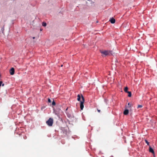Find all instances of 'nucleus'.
Segmentation results:
<instances>
[{
  "instance_id": "obj_2",
  "label": "nucleus",
  "mask_w": 157,
  "mask_h": 157,
  "mask_svg": "<svg viewBox=\"0 0 157 157\" xmlns=\"http://www.w3.org/2000/svg\"><path fill=\"white\" fill-rule=\"evenodd\" d=\"M53 123V119L51 118H50L49 119L46 121L47 124L50 126H52Z\"/></svg>"
},
{
  "instance_id": "obj_13",
  "label": "nucleus",
  "mask_w": 157,
  "mask_h": 157,
  "mask_svg": "<svg viewBox=\"0 0 157 157\" xmlns=\"http://www.w3.org/2000/svg\"><path fill=\"white\" fill-rule=\"evenodd\" d=\"M145 142L148 145H149V143L147 140H145Z\"/></svg>"
},
{
  "instance_id": "obj_3",
  "label": "nucleus",
  "mask_w": 157,
  "mask_h": 157,
  "mask_svg": "<svg viewBox=\"0 0 157 157\" xmlns=\"http://www.w3.org/2000/svg\"><path fill=\"white\" fill-rule=\"evenodd\" d=\"M82 101H80V107L81 110H82L84 108L83 103L84 102V99L82 95Z\"/></svg>"
},
{
  "instance_id": "obj_4",
  "label": "nucleus",
  "mask_w": 157,
  "mask_h": 157,
  "mask_svg": "<svg viewBox=\"0 0 157 157\" xmlns=\"http://www.w3.org/2000/svg\"><path fill=\"white\" fill-rule=\"evenodd\" d=\"M10 72L11 75H13L14 73V69L13 68H12L10 71Z\"/></svg>"
},
{
  "instance_id": "obj_1",
  "label": "nucleus",
  "mask_w": 157,
  "mask_h": 157,
  "mask_svg": "<svg viewBox=\"0 0 157 157\" xmlns=\"http://www.w3.org/2000/svg\"><path fill=\"white\" fill-rule=\"evenodd\" d=\"M100 52L102 54L105 56L110 55L111 54V52L109 51H101Z\"/></svg>"
},
{
  "instance_id": "obj_15",
  "label": "nucleus",
  "mask_w": 157,
  "mask_h": 157,
  "mask_svg": "<svg viewBox=\"0 0 157 157\" xmlns=\"http://www.w3.org/2000/svg\"><path fill=\"white\" fill-rule=\"evenodd\" d=\"M52 105H56V103H55V102L54 101H53L52 102Z\"/></svg>"
},
{
  "instance_id": "obj_18",
  "label": "nucleus",
  "mask_w": 157,
  "mask_h": 157,
  "mask_svg": "<svg viewBox=\"0 0 157 157\" xmlns=\"http://www.w3.org/2000/svg\"><path fill=\"white\" fill-rule=\"evenodd\" d=\"M35 38V37H33V39H34Z\"/></svg>"
},
{
  "instance_id": "obj_17",
  "label": "nucleus",
  "mask_w": 157,
  "mask_h": 157,
  "mask_svg": "<svg viewBox=\"0 0 157 157\" xmlns=\"http://www.w3.org/2000/svg\"><path fill=\"white\" fill-rule=\"evenodd\" d=\"M98 112H100V110H99V109H98Z\"/></svg>"
},
{
  "instance_id": "obj_5",
  "label": "nucleus",
  "mask_w": 157,
  "mask_h": 157,
  "mask_svg": "<svg viewBox=\"0 0 157 157\" xmlns=\"http://www.w3.org/2000/svg\"><path fill=\"white\" fill-rule=\"evenodd\" d=\"M109 21L111 22V23L112 24H113L115 23V19L113 18H111L109 20Z\"/></svg>"
},
{
  "instance_id": "obj_12",
  "label": "nucleus",
  "mask_w": 157,
  "mask_h": 157,
  "mask_svg": "<svg viewBox=\"0 0 157 157\" xmlns=\"http://www.w3.org/2000/svg\"><path fill=\"white\" fill-rule=\"evenodd\" d=\"M2 83V81L0 82V86H1L2 84V86H4V83Z\"/></svg>"
},
{
  "instance_id": "obj_10",
  "label": "nucleus",
  "mask_w": 157,
  "mask_h": 157,
  "mask_svg": "<svg viewBox=\"0 0 157 157\" xmlns=\"http://www.w3.org/2000/svg\"><path fill=\"white\" fill-rule=\"evenodd\" d=\"M42 25L43 26L45 27L47 25V24L46 22H43L42 23Z\"/></svg>"
},
{
  "instance_id": "obj_11",
  "label": "nucleus",
  "mask_w": 157,
  "mask_h": 157,
  "mask_svg": "<svg viewBox=\"0 0 157 157\" xmlns=\"http://www.w3.org/2000/svg\"><path fill=\"white\" fill-rule=\"evenodd\" d=\"M127 93H128V96L129 97H131L132 95V94H131V92L128 91Z\"/></svg>"
},
{
  "instance_id": "obj_16",
  "label": "nucleus",
  "mask_w": 157,
  "mask_h": 157,
  "mask_svg": "<svg viewBox=\"0 0 157 157\" xmlns=\"http://www.w3.org/2000/svg\"><path fill=\"white\" fill-rule=\"evenodd\" d=\"M48 101L49 102H51V100L50 99L48 98Z\"/></svg>"
},
{
  "instance_id": "obj_6",
  "label": "nucleus",
  "mask_w": 157,
  "mask_h": 157,
  "mask_svg": "<svg viewBox=\"0 0 157 157\" xmlns=\"http://www.w3.org/2000/svg\"><path fill=\"white\" fill-rule=\"evenodd\" d=\"M149 151L153 154L154 153V152L153 149L150 146L149 147Z\"/></svg>"
},
{
  "instance_id": "obj_7",
  "label": "nucleus",
  "mask_w": 157,
  "mask_h": 157,
  "mask_svg": "<svg viewBox=\"0 0 157 157\" xmlns=\"http://www.w3.org/2000/svg\"><path fill=\"white\" fill-rule=\"evenodd\" d=\"M128 109L125 110L124 112V114L125 115H127V114H128Z\"/></svg>"
},
{
  "instance_id": "obj_8",
  "label": "nucleus",
  "mask_w": 157,
  "mask_h": 157,
  "mask_svg": "<svg viewBox=\"0 0 157 157\" xmlns=\"http://www.w3.org/2000/svg\"><path fill=\"white\" fill-rule=\"evenodd\" d=\"M81 99V96L79 94H78L77 96V100L78 101H80Z\"/></svg>"
},
{
  "instance_id": "obj_14",
  "label": "nucleus",
  "mask_w": 157,
  "mask_h": 157,
  "mask_svg": "<svg viewBox=\"0 0 157 157\" xmlns=\"http://www.w3.org/2000/svg\"><path fill=\"white\" fill-rule=\"evenodd\" d=\"M142 106L141 105H138V107H137V108H142Z\"/></svg>"
},
{
  "instance_id": "obj_9",
  "label": "nucleus",
  "mask_w": 157,
  "mask_h": 157,
  "mask_svg": "<svg viewBox=\"0 0 157 157\" xmlns=\"http://www.w3.org/2000/svg\"><path fill=\"white\" fill-rule=\"evenodd\" d=\"M128 87H126L124 88V90L125 92L127 93L128 92Z\"/></svg>"
}]
</instances>
